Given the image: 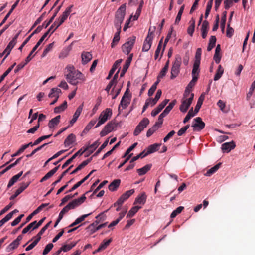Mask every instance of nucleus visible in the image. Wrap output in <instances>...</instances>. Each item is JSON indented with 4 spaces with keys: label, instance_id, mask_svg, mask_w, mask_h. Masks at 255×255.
I'll return each mask as SVG.
<instances>
[{
    "label": "nucleus",
    "instance_id": "31",
    "mask_svg": "<svg viewBox=\"0 0 255 255\" xmlns=\"http://www.w3.org/2000/svg\"><path fill=\"white\" fill-rule=\"evenodd\" d=\"M61 93V90L60 89L58 88H53L51 89V91L48 95L49 97L53 98L55 97L56 98L57 96H59V94Z\"/></svg>",
    "mask_w": 255,
    "mask_h": 255
},
{
    "label": "nucleus",
    "instance_id": "14",
    "mask_svg": "<svg viewBox=\"0 0 255 255\" xmlns=\"http://www.w3.org/2000/svg\"><path fill=\"white\" fill-rule=\"evenodd\" d=\"M154 37L153 32H150V28L149 30L148 35L147 36L143 46V48H151L152 42Z\"/></svg>",
    "mask_w": 255,
    "mask_h": 255
},
{
    "label": "nucleus",
    "instance_id": "10",
    "mask_svg": "<svg viewBox=\"0 0 255 255\" xmlns=\"http://www.w3.org/2000/svg\"><path fill=\"white\" fill-rule=\"evenodd\" d=\"M192 127H193V131H200L202 130L205 126V124L202 121V119L200 117H197L194 119Z\"/></svg>",
    "mask_w": 255,
    "mask_h": 255
},
{
    "label": "nucleus",
    "instance_id": "52",
    "mask_svg": "<svg viewBox=\"0 0 255 255\" xmlns=\"http://www.w3.org/2000/svg\"><path fill=\"white\" fill-rule=\"evenodd\" d=\"M255 89V81L252 83L250 88L249 91L247 94V99L249 100L253 94V93Z\"/></svg>",
    "mask_w": 255,
    "mask_h": 255
},
{
    "label": "nucleus",
    "instance_id": "1",
    "mask_svg": "<svg viewBox=\"0 0 255 255\" xmlns=\"http://www.w3.org/2000/svg\"><path fill=\"white\" fill-rule=\"evenodd\" d=\"M65 72L66 79L69 83L72 85H77L85 82L86 80V76L72 65H68L66 67Z\"/></svg>",
    "mask_w": 255,
    "mask_h": 255
},
{
    "label": "nucleus",
    "instance_id": "9",
    "mask_svg": "<svg viewBox=\"0 0 255 255\" xmlns=\"http://www.w3.org/2000/svg\"><path fill=\"white\" fill-rule=\"evenodd\" d=\"M149 123V120L146 118H144L136 126L134 131V135L135 136H137L139 135V133L144 129V128L147 127Z\"/></svg>",
    "mask_w": 255,
    "mask_h": 255
},
{
    "label": "nucleus",
    "instance_id": "38",
    "mask_svg": "<svg viewBox=\"0 0 255 255\" xmlns=\"http://www.w3.org/2000/svg\"><path fill=\"white\" fill-rule=\"evenodd\" d=\"M224 72V70L221 65H219L218 66V68L216 72V74L214 77V80L217 81L222 76Z\"/></svg>",
    "mask_w": 255,
    "mask_h": 255
},
{
    "label": "nucleus",
    "instance_id": "60",
    "mask_svg": "<svg viewBox=\"0 0 255 255\" xmlns=\"http://www.w3.org/2000/svg\"><path fill=\"white\" fill-rule=\"evenodd\" d=\"M52 136V134L47 135H44L40 137L37 139H36L34 142V144H39L41 142H42L43 140L49 138Z\"/></svg>",
    "mask_w": 255,
    "mask_h": 255
},
{
    "label": "nucleus",
    "instance_id": "54",
    "mask_svg": "<svg viewBox=\"0 0 255 255\" xmlns=\"http://www.w3.org/2000/svg\"><path fill=\"white\" fill-rule=\"evenodd\" d=\"M49 33L50 30H48L46 32H45L33 48H38L45 39V38L49 34Z\"/></svg>",
    "mask_w": 255,
    "mask_h": 255
},
{
    "label": "nucleus",
    "instance_id": "55",
    "mask_svg": "<svg viewBox=\"0 0 255 255\" xmlns=\"http://www.w3.org/2000/svg\"><path fill=\"white\" fill-rule=\"evenodd\" d=\"M112 242V239H110L108 240H104L101 243L99 247L103 250L105 249Z\"/></svg>",
    "mask_w": 255,
    "mask_h": 255
},
{
    "label": "nucleus",
    "instance_id": "28",
    "mask_svg": "<svg viewBox=\"0 0 255 255\" xmlns=\"http://www.w3.org/2000/svg\"><path fill=\"white\" fill-rule=\"evenodd\" d=\"M75 135L71 133L69 134L68 137L66 138L64 141L65 146H69L72 144L75 140Z\"/></svg>",
    "mask_w": 255,
    "mask_h": 255
},
{
    "label": "nucleus",
    "instance_id": "15",
    "mask_svg": "<svg viewBox=\"0 0 255 255\" xmlns=\"http://www.w3.org/2000/svg\"><path fill=\"white\" fill-rule=\"evenodd\" d=\"M169 100L168 99H165L163 101H162L158 106L157 108L154 109L152 112H151V115L153 117H155L164 108V107L167 105V104L168 103Z\"/></svg>",
    "mask_w": 255,
    "mask_h": 255
},
{
    "label": "nucleus",
    "instance_id": "5",
    "mask_svg": "<svg viewBox=\"0 0 255 255\" xmlns=\"http://www.w3.org/2000/svg\"><path fill=\"white\" fill-rule=\"evenodd\" d=\"M112 115V111L110 108H106L99 115V121L95 126L97 128L105 123L108 119H110Z\"/></svg>",
    "mask_w": 255,
    "mask_h": 255
},
{
    "label": "nucleus",
    "instance_id": "20",
    "mask_svg": "<svg viewBox=\"0 0 255 255\" xmlns=\"http://www.w3.org/2000/svg\"><path fill=\"white\" fill-rule=\"evenodd\" d=\"M136 40L135 36H132L129 37L127 41L123 45L122 48H132Z\"/></svg>",
    "mask_w": 255,
    "mask_h": 255
},
{
    "label": "nucleus",
    "instance_id": "46",
    "mask_svg": "<svg viewBox=\"0 0 255 255\" xmlns=\"http://www.w3.org/2000/svg\"><path fill=\"white\" fill-rule=\"evenodd\" d=\"M227 11H225L222 13V16L221 18V28L222 30L223 31L225 29V24L226 21V17H227Z\"/></svg>",
    "mask_w": 255,
    "mask_h": 255
},
{
    "label": "nucleus",
    "instance_id": "2",
    "mask_svg": "<svg viewBox=\"0 0 255 255\" xmlns=\"http://www.w3.org/2000/svg\"><path fill=\"white\" fill-rule=\"evenodd\" d=\"M126 4H122L116 11L115 15L114 26L116 28H121L122 23L126 14Z\"/></svg>",
    "mask_w": 255,
    "mask_h": 255
},
{
    "label": "nucleus",
    "instance_id": "3",
    "mask_svg": "<svg viewBox=\"0 0 255 255\" xmlns=\"http://www.w3.org/2000/svg\"><path fill=\"white\" fill-rule=\"evenodd\" d=\"M100 143L98 140L94 142L93 144L91 145L87 146L83 150H82V149H80L79 150H78L76 153H75L70 159H68L65 163L62 165V168L64 169L68 165H69L73 160L78 155H82L85 152H86L87 150H89V148L93 147L94 149H96L98 146L99 145Z\"/></svg>",
    "mask_w": 255,
    "mask_h": 255
},
{
    "label": "nucleus",
    "instance_id": "24",
    "mask_svg": "<svg viewBox=\"0 0 255 255\" xmlns=\"http://www.w3.org/2000/svg\"><path fill=\"white\" fill-rule=\"evenodd\" d=\"M83 64H85L90 61L92 58V55L90 52H84L81 55Z\"/></svg>",
    "mask_w": 255,
    "mask_h": 255
},
{
    "label": "nucleus",
    "instance_id": "48",
    "mask_svg": "<svg viewBox=\"0 0 255 255\" xmlns=\"http://www.w3.org/2000/svg\"><path fill=\"white\" fill-rule=\"evenodd\" d=\"M107 225V222L104 223L103 224H101L99 226H95L91 228H89L91 231V234H93L95 233L96 231L100 230V229L105 227Z\"/></svg>",
    "mask_w": 255,
    "mask_h": 255
},
{
    "label": "nucleus",
    "instance_id": "44",
    "mask_svg": "<svg viewBox=\"0 0 255 255\" xmlns=\"http://www.w3.org/2000/svg\"><path fill=\"white\" fill-rule=\"evenodd\" d=\"M184 207L179 206L174 210L170 215L171 218H175L178 214H180L184 209Z\"/></svg>",
    "mask_w": 255,
    "mask_h": 255
},
{
    "label": "nucleus",
    "instance_id": "22",
    "mask_svg": "<svg viewBox=\"0 0 255 255\" xmlns=\"http://www.w3.org/2000/svg\"><path fill=\"white\" fill-rule=\"evenodd\" d=\"M147 196L145 193H142L140 196H138L135 200L134 204H139L143 205L146 200Z\"/></svg>",
    "mask_w": 255,
    "mask_h": 255
},
{
    "label": "nucleus",
    "instance_id": "49",
    "mask_svg": "<svg viewBox=\"0 0 255 255\" xmlns=\"http://www.w3.org/2000/svg\"><path fill=\"white\" fill-rule=\"evenodd\" d=\"M199 64L194 63L192 71V75L198 76L199 74Z\"/></svg>",
    "mask_w": 255,
    "mask_h": 255
},
{
    "label": "nucleus",
    "instance_id": "56",
    "mask_svg": "<svg viewBox=\"0 0 255 255\" xmlns=\"http://www.w3.org/2000/svg\"><path fill=\"white\" fill-rule=\"evenodd\" d=\"M53 244L52 243H49L48 244L45 249H44L43 251V253H42V254L43 255H47L51 250V249L53 248Z\"/></svg>",
    "mask_w": 255,
    "mask_h": 255
},
{
    "label": "nucleus",
    "instance_id": "16",
    "mask_svg": "<svg viewBox=\"0 0 255 255\" xmlns=\"http://www.w3.org/2000/svg\"><path fill=\"white\" fill-rule=\"evenodd\" d=\"M236 147L235 143L232 141L229 142H226L222 145L221 149L223 152H229L232 149H233Z\"/></svg>",
    "mask_w": 255,
    "mask_h": 255
},
{
    "label": "nucleus",
    "instance_id": "58",
    "mask_svg": "<svg viewBox=\"0 0 255 255\" xmlns=\"http://www.w3.org/2000/svg\"><path fill=\"white\" fill-rule=\"evenodd\" d=\"M83 104H82L81 105H80L77 109L76 111H75L73 117L76 118L77 119L78 118L79 116L81 114L82 110H83Z\"/></svg>",
    "mask_w": 255,
    "mask_h": 255
},
{
    "label": "nucleus",
    "instance_id": "43",
    "mask_svg": "<svg viewBox=\"0 0 255 255\" xmlns=\"http://www.w3.org/2000/svg\"><path fill=\"white\" fill-rule=\"evenodd\" d=\"M213 0H210L207 4L206 11L205 13V18H207L210 12L211 9L212 7Z\"/></svg>",
    "mask_w": 255,
    "mask_h": 255
},
{
    "label": "nucleus",
    "instance_id": "42",
    "mask_svg": "<svg viewBox=\"0 0 255 255\" xmlns=\"http://www.w3.org/2000/svg\"><path fill=\"white\" fill-rule=\"evenodd\" d=\"M159 128V126H157L156 124H154V125L151 127L150 128H149L147 133H146V136L149 137L151 136L154 132H155Z\"/></svg>",
    "mask_w": 255,
    "mask_h": 255
},
{
    "label": "nucleus",
    "instance_id": "61",
    "mask_svg": "<svg viewBox=\"0 0 255 255\" xmlns=\"http://www.w3.org/2000/svg\"><path fill=\"white\" fill-rule=\"evenodd\" d=\"M68 16V15L67 14L63 12L62 15L58 19L59 21L57 26H60L66 20Z\"/></svg>",
    "mask_w": 255,
    "mask_h": 255
},
{
    "label": "nucleus",
    "instance_id": "34",
    "mask_svg": "<svg viewBox=\"0 0 255 255\" xmlns=\"http://www.w3.org/2000/svg\"><path fill=\"white\" fill-rule=\"evenodd\" d=\"M197 113L195 110L193 111V108H191L188 111L187 114L183 120V123L186 124L191 118L193 117Z\"/></svg>",
    "mask_w": 255,
    "mask_h": 255
},
{
    "label": "nucleus",
    "instance_id": "7",
    "mask_svg": "<svg viewBox=\"0 0 255 255\" xmlns=\"http://www.w3.org/2000/svg\"><path fill=\"white\" fill-rule=\"evenodd\" d=\"M117 127V124L114 121L109 122L103 128L100 133L101 137H103L107 135L113 130H115Z\"/></svg>",
    "mask_w": 255,
    "mask_h": 255
},
{
    "label": "nucleus",
    "instance_id": "59",
    "mask_svg": "<svg viewBox=\"0 0 255 255\" xmlns=\"http://www.w3.org/2000/svg\"><path fill=\"white\" fill-rule=\"evenodd\" d=\"M216 42V37L215 36H211L209 40L208 48H214L215 46Z\"/></svg>",
    "mask_w": 255,
    "mask_h": 255
},
{
    "label": "nucleus",
    "instance_id": "27",
    "mask_svg": "<svg viewBox=\"0 0 255 255\" xmlns=\"http://www.w3.org/2000/svg\"><path fill=\"white\" fill-rule=\"evenodd\" d=\"M152 167L151 164H147L143 167L138 169L137 172L139 176L145 174L149 170H150Z\"/></svg>",
    "mask_w": 255,
    "mask_h": 255
},
{
    "label": "nucleus",
    "instance_id": "30",
    "mask_svg": "<svg viewBox=\"0 0 255 255\" xmlns=\"http://www.w3.org/2000/svg\"><path fill=\"white\" fill-rule=\"evenodd\" d=\"M160 145L161 144L158 143H155L149 145L147 148V154H150L158 151Z\"/></svg>",
    "mask_w": 255,
    "mask_h": 255
},
{
    "label": "nucleus",
    "instance_id": "64",
    "mask_svg": "<svg viewBox=\"0 0 255 255\" xmlns=\"http://www.w3.org/2000/svg\"><path fill=\"white\" fill-rule=\"evenodd\" d=\"M68 54L69 50L67 49H64L60 53L59 58L60 59H63L67 57Z\"/></svg>",
    "mask_w": 255,
    "mask_h": 255
},
{
    "label": "nucleus",
    "instance_id": "29",
    "mask_svg": "<svg viewBox=\"0 0 255 255\" xmlns=\"http://www.w3.org/2000/svg\"><path fill=\"white\" fill-rule=\"evenodd\" d=\"M215 52L213 57V59L217 64L220 63L222 56V53L221 52V49H215Z\"/></svg>",
    "mask_w": 255,
    "mask_h": 255
},
{
    "label": "nucleus",
    "instance_id": "57",
    "mask_svg": "<svg viewBox=\"0 0 255 255\" xmlns=\"http://www.w3.org/2000/svg\"><path fill=\"white\" fill-rule=\"evenodd\" d=\"M59 19H57L52 24V25L50 26V27L49 28V29H48V30H50V32L51 33V34L53 33L54 31L57 29L58 28L59 26H58L57 25L58 24V23H59Z\"/></svg>",
    "mask_w": 255,
    "mask_h": 255
},
{
    "label": "nucleus",
    "instance_id": "50",
    "mask_svg": "<svg viewBox=\"0 0 255 255\" xmlns=\"http://www.w3.org/2000/svg\"><path fill=\"white\" fill-rule=\"evenodd\" d=\"M135 191L134 189L128 190L126 191L125 193L123 194L121 196L125 200H127L130 196H131L134 193Z\"/></svg>",
    "mask_w": 255,
    "mask_h": 255
},
{
    "label": "nucleus",
    "instance_id": "6",
    "mask_svg": "<svg viewBox=\"0 0 255 255\" xmlns=\"http://www.w3.org/2000/svg\"><path fill=\"white\" fill-rule=\"evenodd\" d=\"M194 98V94L192 93L191 96L189 98H182L181 100V104L180 106V111L185 113L188 110L189 107L192 103Z\"/></svg>",
    "mask_w": 255,
    "mask_h": 255
},
{
    "label": "nucleus",
    "instance_id": "36",
    "mask_svg": "<svg viewBox=\"0 0 255 255\" xmlns=\"http://www.w3.org/2000/svg\"><path fill=\"white\" fill-rule=\"evenodd\" d=\"M117 32L115 34L113 42L111 44V46L113 47L115 46V44L119 41L120 40V33L121 32V28H116Z\"/></svg>",
    "mask_w": 255,
    "mask_h": 255
},
{
    "label": "nucleus",
    "instance_id": "26",
    "mask_svg": "<svg viewBox=\"0 0 255 255\" xmlns=\"http://www.w3.org/2000/svg\"><path fill=\"white\" fill-rule=\"evenodd\" d=\"M61 118L60 115L57 116L54 118L52 119L49 121L48 123V127L50 128H54L57 126L60 122V119Z\"/></svg>",
    "mask_w": 255,
    "mask_h": 255
},
{
    "label": "nucleus",
    "instance_id": "23",
    "mask_svg": "<svg viewBox=\"0 0 255 255\" xmlns=\"http://www.w3.org/2000/svg\"><path fill=\"white\" fill-rule=\"evenodd\" d=\"M209 28V22L207 20H204L202 23L201 27L202 37L205 38Z\"/></svg>",
    "mask_w": 255,
    "mask_h": 255
},
{
    "label": "nucleus",
    "instance_id": "17",
    "mask_svg": "<svg viewBox=\"0 0 255 255\" xmlns=\"http://www.w3.org/2000/svg\"><path fill=\"white\" fill-rule=\"evenodd\" d=\"M107 211L108 210H106L105 212L101 213L98 215H97L96 217V219H97V220L95 222L93 223L92 224H91L88 226V228H91L93 227H94L95 226H97L99 222L105 220L106 219V215L105 214V213L107 212Z\"/></svg>",
    "mask_w": 255,
    "mask_h": 255
},
{
    "label": "nucleus",
    "instance_id": "45",
    "mask_svg": "<svg viewBox=\"0 0 255 255\" xmlns=\"http://www.w3.org/2000/svg\"><path fill=\"white\" fill-rule=\"evenodd\" d=\"M201 53V49H197L195 54V61L194 63H197L199 64H200Z\"/></svg>",
    "mask_w": 255,
    "mask_h": 255
},
{
    "label": "nucleus",
    "instance_id": "11",
    "mask_svg": "<svg viewBox=\"0 0 255 255\" xmlns=\"http://www.w3.org/2000/svg\"><path fill=\"white\" fill-rule=\"evenodd\" d=\"M22 238L23 236L22 235H19L15 240H14L7 247L6 251L7 252H9L17 248L20 244V242L22 240Z\"/></svg>",
    "mask_w": 255,
    "mask_h": 255
},
{
    "label": "nucleus",
    "instance_id": "12",
    "mask_svg": "<svg viewBox=\"0 0 255 255\" xmlns=\"http://www.w3.org/2000/svg\"><path fill=\"white\" fill-rule=\"evenodd\" d=\"M73 167V165H71L68 169H67L66 170H65L62 173V174L59 177L58 179L55 181V182H54L52 184H51V186H52V187L50 189V190L48 191V192L46 193V195L45 196H47L49 194H50L52 192V191L54 190V187L55 186V185L58 183L59 182H60L61 181V180H62V179L63 178V177L66 175V173H67Z\"/></svg>",
    "mask_w": 255,
    "mask_h": 255
},
{
    "label": "nucleus",
    "instance_id": "33",
    "mask_svg": "<svg viewBox=\"0 0 255 255\" xmlns=\"http://www.w3.org/2000/svg\"><path fill=\"white\" fill-rule=\"evenodd\" d=\"M204 99V94H202L200 96V97L199 98L198 100L197 103V104L195 106V108L194 109L195 113H197L199 112V111L203 104Z\"/></svg>",
    "mask_w": 255,
    "mask_h": 255
},
{
    "label": "nucleus",
    "instance_id": "21",
    "mask_svg": "<svg viewBox=\"0 0 255 255\" xmlns=\"http://www.w3.org/2000/svg\"><path fill=\"white\" fill-rule=\"evenodd\" d=\"M121 183V180L115 179L112 181L109 185L108 188L111 191H116Z\"/></svg>",
    "mask_w": 255,
    "mask_h": 255
},
{
    "label": "nucleus",
    "instance_id": "37",
    "mask_svg": "<svg viewBox=\"0 0 255 255\" xmlns=\"http://www.w3.org/2000/svg\"><path fill=\"white\" fill-rule=\"evenodd\" d=\"M67 107V103L65 101L62 104L59 106L56 107L54 108V112L56 113H59L65 110Z\"/></svg>",
    "mask_w": 255,
    "mask_h": 255
},
{
    "label": "nucleus",
    "instance_id": "51",
    "mask_svg": "<svg viewBox=\"0 0 255 255\" xmlns=\"http://www.w3.org/2000/svg\"><path fill=\"white\" fill-rule=\"evenodd\" d=\"M36 224V221H34L30 223L27 226L24 228L22 230V233L23 234H26L32 228H33Z\"/></svg>",
    "mask_w": 255,
    "mask_h": 255
},
{
    "label": "nucleus",
    "instance_id": "62",
    "mask_svg": "<svg viewBox=\"0 0 255 255\" xmlns=\"http://www.w3.org/2000/svg\"><path fill=\"white\" fill-rule=\"evenodd\" d=\"M11 218V215L8 214L4 218L0 221V228L6 222Z\"/></svg>",
    "mask_w": 255,
    "mask_h": 255
},
{
    "label": "nucleus",
    "instance_id": "53",
    "mask_svg": "<svg viewBox=\"0 0 255 255\" xmlns=\"http://www.w3.org/2000/svg\"><path fill=\"white\" fill-rule=\"evenodd\" d=\"M96 122V120H91L85 128L83 130V132L86 133L89 131V130L92 128V127L94 126Z\"/></svg>",
    "mask_w": 255,
    "mask_h": 255
},
{
    "label": "nucleus",
    "instance_id": "41",
    "mask_svg": "<svg viewBox=\"0 0 255 255\" xmlns=\"http://www.w3.org/2000/svg\"><path fill=\"white\" fill-rule=\"evenodd\" d=\"M16 65V63H14L10 67H9L4 73L0 77V83L4 79L6 76L11 71L14 67Z\"/></svg>",
    "mask_w": 255,
    "mask_h": 255
},
{
    "label": "nucleus",
    "instance_id": "32",
    "mask_svg": "<svg viewBox=\"0 0 255 255\" xmlns=\"http://www.w3.org/2000/svg\"><path fill=\"white\" fill-rule=\"evenodd\" d=\"M221 165V163H218L215 165L214 167H212L210 169H209L206 173L205 174V175L206 176H211L213 173L216 172L220 168Z\"/></svg>",
    "mask_w": 255,
    "mask_h": 255
},
{
    "label": "nucleus",
    "instance_id": "8",
    "mask_svg": "<svg viewBox=\"0 0 255 255\" xmlns=\"http://www.w3.org/2000/svg\"><path fill=\"white\" fill-rule=\"evenodd\" d=\"M86 199V197L85 194H84L80 198L72 200L66 206L69 210L74 209L84 203Z\"/></svg>",
    "mask_w": 255,
    "mask_h": 255
},
{
    "label": "nucleus",
    "instance_id": "63",
    "mask_svg": "<svg viewBox=\"0 0 255 255\" xmlns=\"http://www.w3.org/2000/svg\"><path fill=\"white\" fill-rule=\"evenodd\" d=\"M137 145V143L136 142V143H134L133 144H132L131 146H130L127 150V151H126V152L125 153L124 155H123V158H125V157H126L127 156H128L129 153L132 150H133V149L136 146V145Z\"/></svg>",
    "mask_w": 255,
    "mask_h": 255
},
{
    "label": "nucleus",
    "instance_id": "35",
    "mask_svg": "<svg viewBox=\"0 0 255 255\" xmlns=\"http://www.w3.org/2000/svg\"><path fill=\"white\" fill-rule=\"evenodd\" d=\"M140 206H135L133 207L128 212L127 215V218H130L133 216L141 208Z\"/></svg>",
    "mask_w": 255,
    "mask_h": 255
},
{
    "label": "nucleus",
    "instance_id": "13",
    "mask_svg": "<svg viewBox=\"0 0 255 255\" xmlns=\"http://www.w3.org/2000/svg\"><path fill=\"white\" fill-rule=\"evenodd\" d=\"M29 185V183H22L19 188L16 190L15 193L10 197V200H13L20 193H21Z\"/></svg>",
    "mask_w": 255,
    "mask_h": 255
},
{
    "label": "nucleus",
    "instance_id": "47",
    "mask_svg": "<svg viewBox=\"0 0 255 255\" xmlns=\"http://www.w3.org/2000/svg\"><path fill=\"white\" fill-rule=\"evenodd\" d=\"M109 138H107L100 146V147L97 150V151L94 153L93 156H97L101 152V151L107 146Z\"/></svg>",
    "mask_w": 255,
    "mask_h": 255
},
{
    "label": "nucleus",
    "instance_id": "18",
    "mask_svg": "<svg viewBox=\"0 0 255 255\" xmlns=\"http://www.w3.org/2000/svg\"><path fill=\"white\" fill-rule=\"evenodd\" d=\"M122 59H119L115 61L114 64H113L111 69L110 70L109 74L108 76L107 77V79H111L112 76L115 72V70L120 66L121 63L122 62Z\"/></svg>",
    "mask_w": 255,
    "mask_h": 255
},
{
    "label": "nucleus",
    "instance_id": "19",
    "mask_svg": "<svg viewBox=\"0 0 255 255\" xmlns=\"http://www.w3.org/2000/svg\"><path fill=\"white\" fill-rule=\"evenodd\" d=\"M119 72V70L117 72V73L114 75L113 79L110 81L109 84L107 85V87L105 88V90L108 93H109L110 89L114 85H116L117 81V79L118 77V73Z\"/></svg>",
    "mask_w": 255,
    "mask_h": 255
},
{
    "label": "nucleus",
    "instance_id": "40",
    "mask_svg": "<svg viewBox=\"0 0 255 255\" xmlns=\"http://www.w3.org/2000/svg\"><path fill=\"white\" fill-rule=\"evenodd\" d=\"M20 33V31H19L15 35V36L12 38V39L10 41L6 48H13L15 46L17 42V38Z\"/></svg>",
    "mask_w": 255,
    "mask_h": 255
},
{
    "label": "nucleus",
    "instance_id": "4",
    "mask_svg": "<svg viewBox=\"0 0 255 255\" xmlns=\"http://www.w3.org/2000/svg\"><path fill=\"white\" fill-rule=\"evenodd\" d=\"M181 57L179 55H177L171 68L170 76V78L171 79H174L178 75L180 72V67L181 66Z\"/></svg>",
    "mask_w": 255,
    "mask_h": 255
},
{
    "label": "nucleus",
    "instance_id": "39",
    "mask_svg": "<svg viewBox=\"0 0 255 255\" xmlns=\"http://www.w3.org/2000/svg\"><path fill=\"white\" fill-rule=\"evenodd\" d=\"M130 100V98H125V97H123L121 101L120 106H121L123 109H126L129 104Z\"/></svg>",
    "mask_w": 255,
    "mask_h": 255
},
{
    "label": "nucleus",
    "instance_id": "25",
    "mask_svg": "<svg viewBox=\"0 0 255 255\" xmlns=\"http://www.w3.org/2000/svg\"><path fill=\"white\" fill-rule=\"evenodd\" d=\"M20 0H17V1L15 2V3L12 6L11 8L9 10V11L8 12V13L6 14V15L5 16L4 19L2 20V22L0 24V27H1L7 20L8 18L10 16V14L13 11V10L15 8V7L17 6V4H18Z\"/></svg>",
    "mask_w": 255,
    "mask_h": 255
}]
</instances>
